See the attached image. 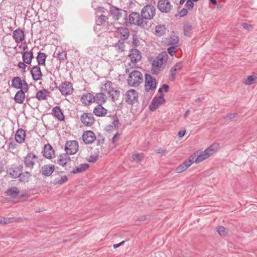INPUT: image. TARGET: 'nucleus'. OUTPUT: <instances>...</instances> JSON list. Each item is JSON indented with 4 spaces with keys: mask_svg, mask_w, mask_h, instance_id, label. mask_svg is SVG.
<instances>
[{
    "mask_svg": "<svg viewBox=\"0 0 257 257\" xmlns=\"http://www.w3.org/2000/svg\"><path fill=\"white\" fill-rule=\"evenodd\" d=\"M217 145H211L200 154H199L198 152L194 153L190 156V158L193 160V162L196 163L201 162L212 155L217 149Z\"/></svg>",
    "mask_w": 257,
    "mask_h": 257,
    "instance_id": "2",
    "label": "nucleus"
},
{
    "mask_svg": "<svg viewBox=\"0 0 257 257\" xmlns=\"http://www.w3.org/2000/svg\"><path fill=\"white\" fill-rule=\"evenodd\" d=\"M116 33L120 35V40L125 41L128 39L130 36L129 30L124 27H118L116 29Z\"/></svg>",
    "mask_w": 257,
    "mask_h": 257,
    "instance_id": "22",
    "label": "nucleus"
},
{
    "mask_svg": "<svg viewBox=\"0 0 257 257\" xmlns=\"http://www.w3.org/2000/svg\"><path fill=\"white\" fill-rule=\"evenodd\" d=\"M157 7L158 10L163 13H169L173 8L170 0H159Z\"/></svg>",
    "mask_w": 257,
    "mask_h": 257,
    "instance_id": "9",
    "label": "nucleus"
},
{
    "mask_svg": "<svg viewBox=\"0 0 257 257\" xmlns=\"http://www.w3.org/2000/svg\"><path fill=\"white\" fill-rule=\"evenodd\" d=\"M22 80L19 77H16L13 78L12 81V86L17 89H20L22 88Z\"/></svg>",
    "mask_w": 257,
    "mask_h": 257,
    "instance_id": "38",
    "label": "nucleus"
},
{
    "mask_svg": "<svg viewBox=\"0 0 257 257\" xmlns=\"http://www.w3.org/2000/svg\"><path fill=\"white\" fill-rule=\"evenodd\" d=\"M50 92L46 89L40 90L36 93V97L40 101L46 100Z\"/></svg>",
    "mask_w": 257,
    "mask_h": 257,
    "instance_id": "28",
    "label": "nucleus"
},
{
    "mask_svg": "<svg viewBox=\"0 0 257 257\" xmlns=\"http://www.w3.org/2000/svg\"><path fill=\"white\" fill-rule=\"evenodd\" d=\"M216 231L220 236H225L226 234V228L222 226L218 227Z\"/></svg>",
    "mask_w": 257,
    "mask_h": 257,
    "instance_id": "49",
    "label": "nucleus"
},
{
    "mask_svg": "<svg viewBox=\"0 0 257 257\" xmlns=\"http://www.w3.org/2000/svg\"><path fill=\"white\" fill-rule=\"evenodd\" d=\"M129 23L131 25H134L144 28L147 23L144 21L141 15L137 12H132L128 16Z\"/></svg>",
    "mask_w": 257,
    "mask_h": 257,
    "instance_id": "4",
    "label": "nucleus"
},
{
    "mask_svg": "<svg viewBox=\"0 0 257 257\" xmlns=\"http://www.w3.org/2000/svg\"><path fill=\"white\" fill-rule=\"evenodd\" d=\"M38 157L32 153H28L25 157L24 163L25 166L31 169L33 168L35 165L36 160H37Z\"/></svg>",
    "mask_w": 257,
    "mask_h": 257,
    "instance_id": "13",
    "label": "nucleus"
},
{
    "mask_svg": "<svg viewBox=\"0 0 257 257\" xmlns=\"http://www.w3.org/2000/svg\"><path fill=\"white\" fill-rule=\"evenodd\" d=\"M256 74L249 75L247 77V78L246 79L244 80L243 83L246 85H251L254 83V82L256 81Z\"/></svg>",
    "mask_w": 257,
    "mask_h": 257,
    "instance_id": "43",
    "label": "nucleus"
},
{
    "mask_svg": "<svg viewBox=\"0 0 257 257\" xmlns=\"http://www.w3.org/2000/svg\"><path fill=\"white\" fill-rule=\"evenodd\" d=\"M110 12L113 19L115 20H118L122 16H124V19H126L127 18V12L126 11L114 6L110 8Z\"/></svg>",
    "mask_w": 257,
    "mask_h": 257,
    "instance_id": "10",
    "label": "nucleus"
},
{
    "mask_svg": "<svg viewBox=\"0 0 257 257\" xmlns=\"http://www.w3.org/2000/svg\"><path fill=\"white\" fill-rule=\"evenodd\" d=\"M177 71L173 70V68H172L170 71V80L171 81H173L175 78V76L176 75V72Z\"/></svg>",
    "mask_w": 257,
    "mask_h": 257,
    "instance_id": "56",
    "label": "nucleus"
},
{
    "mask_svg": "<svg viewBox=\"0 0 257 257\" xmlns=\"http://www.w3.org/2000/svg\"><path fill=\"white\" fill-rule=\"evenodd\" d=\"M182 67V63L180 62L177 63H176L173 68V70L176 71H179L181 70Z\"/></svg>",
    "mask_w": 257,
    "mask_h": 257,
    "instance_id": "52",
    "label": "nucleus"
},
{
    "mask_svg": "<svg viewBox=\"0 0 257 257\" xmlns=\"http://www.w3.org/2000/svg\"><path fill=\"white\" fill-rule=\"evenodd\" d=\"M106 98V96L103 93H97L94 96V102L100 104L105 102Z\"/></svg>",
    "mask_w": 257,
    "mask_h": 257,
    "instance_id": "34",
    "label": "nucleus"
},
{
    "mask_svg": "<svg viewBox=\"0 0 257 257\" xmlns=\"http://www.w3.org/2000/svg\"><path fill=\"white\" fill-rule=\"evenodd\" d=\"M82 140L85 144H91L96 140L94 133L92 131H87L82 135Z\"/></svg>",
    "mask_w": 257,
    "mask_h": 257,
    "instance_id": "15",
    "label": "nucleus"
},
{
    "mask_svg": "<svg viewBox=\"0 0 257 257\" xmlns=\"http://www.w3.org/2000/svg\"><path fill=\"white\" fill-rule=\"evenodd\" d=\"M96 141L98 145H102L104 143V138L103 136L98 135L97 139L96 138Z\"/></svg>",
    "mask_w": 257,
    "mask_h": 257,
    "instance_id": "57",
    "label": "nucleus"
},
{
    "mask_svg": "<svg viewBox=\"0 0 257 257\" xmlns=\"http://www.w3.org/2000/svg\"><path fill=\"white\" fill-rule=\"evenodd\" d=\"M81 101L85 105H89L94 102V95L90 93L84 94L81 98Z\"/></svg>",
    "mask_w": 257,
    "mask_h": 257,
    "instance_id": "30",
    "label": "nucleus"
},
{
    "mask_svg": "<svg viewBox=\"0 0 257 257\" xmlns=\"http://www.w3.org/2000/svg\"><path fill=\"white\" fill-rule=\"evenodd\" d=\"M18 66L20 69H22L21 71L22 72H25L26 71V68L27 65H26V63H24V61L20 62L18 63Z\"/></svg>",
    "mask_w": 257,
    "mask_h": 257,
    "instance_id": "53",
    "label": "nucleus"
},
{
    "mask_svg": "<svg viewBox=\"0 0 257 257\" xmlns=\"http://www.w3.org/2000/svg\"><path fill=\"white\" fill-rule=\"evenodd\" d=\"M97 158L98 156H91L88 161L91 163H93L97 160Z\"/></svg>",
    "mask_w": 257,
    "mask_h": 257,
    "instance_id": "62",
    "label": "nucleus"
},
{
    "mask_svg": "<svg viewBox=\"0 0 257 257\" xmlns=\"http://www.w3.org/2000/svg\"><path fill=\"white\" fill-rule=\"evenodd\" d=\"M13 37L17 43L22 42L25 39L24 32L20 29H17L14 31Z\"/></svg>",
    "mask_w": 257,
    "mask_h": 257,
    "instance_id": "26",
    "label": "nucleus"
},
{
    "mask_svg": "<svg viewBox=\"0 0 257 257\" xmlns=\"http://www.w3.org/2000/svg\"><path fill=\"white\" fill-rule=\"evenodd\" d=\"M107 17L103 15H101L99 16L96 20V23L97 25H101L104 23L106 20H107Z\"/></svg>",
    "mask_w": 257,
    "mask_h": 257,
    "instance_id": "47",
    "label": "nucleus"
},
{
    "mask_svg": "<svg viewBox=\"0 0 257 257\" xmlns=\"http://www.w3.org/2000/svg\"><path fill=\"white\" fill-rule=\"evenodd\" d=\"M166 27L164 25H159L155 28V35L158 37L163 36L166 33Z\"/></svg>",
    "mask_w": 257,
    "mask_h": 257,
    "instance_id": "36",
    "label": "nucleus"
},
{
    "mask_svg": "<svg viewBox=\"0 0 257 257\" xmlns=\"http://www.w3.org/2000/svg\"><path fill=\"white\" fill-rule=\"evenodd\" d=\"M22 88H21V89H23L25 91H28V89H29L28 85V84L25 80H22Z\"/></svg>",
    "mask_w": 257,
    "mask_h": 257,
    "instance_id": "59",
    "label": "nucleus"
},
{
    "mask_svg": "<svg viewBox=\"0 0 257 257\" xmlns=\"http://www.w3.org/2000/svg\"><path fill=\"white\" fill-rule=\"evenodd\" d=\"M43 156L47 159H51L54 156V151L49 144L45 145L43 151Z\"/></svg>",
    "mask_w": 257,
    "mask_h": 257,
    "instance_id": "23",
    "label": "nucleus"
},
{
    "mask_svg": "<svg viewBox=\"0 0 257 257\" xmlns=\"http://www.w3.org/2000/svg\"><path fill=\"white\" fill-rule=\"evenodd\" d=\"M54 115L59 120H63L64 119V114L59 106H55L52 109Z\"/></svg>",
    "mask_w": 257,
    "mask_h": 257,
    "instance_id": "33",
    "label": "nucleus"
},
{
    "mask_svg": "<svg viewBox=\"0 0 257 257\" xmlns=\"http://www.w3.org/2000/svg\"><path fill=\"white\" fill-rule=\"evenodd\" d=\"M114 47L118 53L122 52L125 48L124 41L120 39L115 44Z\"/></svg>",
    "mask_w": 257,
    "mask_h": 257,
    "instance_id": "40",
    "label": "nucleus"
},
{
    "mask_svg": "<svg viewBox=\"0 0 257 257\" xmlns=\"http://www.w3.org/2000/svg\"><path fill=\"white\" fill-rule=\"evenodd\" d=\"M156 80L149 74H145V91L147 92L154 90L156 87Z\"/></svg>",
    "mask_w": 257,
    "mask_h": 257,
    "instance_id": "8",
    "label": "nucleus"
},
{
    "mask_svg": "<svg viewBox=\"0 0 257 257\" xmlns=\"http://www.w3.org/2000/svg\"><path fill=\"white\" fill-rule=\"evenodd\" d=\"M138 94L134 89L128 90L125 94V101L130 104H135L137 102Z\"/></svg>",
    "mask_w": 257,
    "mask_h": 257,
    "instance_id": "14",
    "label": "nucleus"
},
{
    "mask_svg": "<svg viewBox=\"0 0 257 257\" xmlns=\"http://www.w3.org/2000/svg\"><path fill=\"white\" fill-rule=\"evenodd\" d=\"M179 41V38L178 36L173 35L170 37V41H169V43L171 45L175 46L177 45Z\"/></svg>",
    "mask_w": 257,
    "mask_h": 257,
    "instance_id": "46",
    "label": "nucleus"
},
{
    "mask_svg": "<svg viewBox=\"0 0 257 257\" xmlns=\"http://www.w3.org/2000/svg\"><path fill=\"white\" fill-rule=\"evenodd\" d=\"M242 27L247 32L250 31L253 29V26L250 24L242 23Z\"/></svg>",
    "mask_w": 257,
    "mask_h": 257,
    "instance_id": "51",
    "label": "nucleus"
},
{
    "mask_svg": "<svg viewBox=\"0 0 257 257\" xmlns=\"http://www.w3.org/2000/svg\"><path fill=\"white\" fill-rule=\"evenodd\" d=\"M177 46H172L168 48V52L171 56H173L174 54L176 52Z\"/></svg>",
    "mask_w": 257,
    "mask_h": 257,
    "instance_id": "50",
    "label": "nucleus"
},
{
    "mask_svg": "<svg viewBox=\"0 0 257 257\" xmlns=\"http://www.w3.org/2000/svg\"><path fill=\"white\" fill-rule=\"evenodd\" d=\"M132 158L134 161L139 162L141 161L142 155L140 154H135L132 156Z\"/></svg>",
    "mask_w": 257,
    "mask_h": 257,
    "instance_id": "58",
    "label": "nucleus"
},
{
    "mask_svg": "<svg viewBox=\"0 0 257 257\" xmlns=\"http://www.w3.org/2000/svg\"><path fill=\"white\" fill-rule=\"evenodd\" d=\"M156 8L152 5L145 6L141 12V16L145 20H151L155 16Z\"/></svg>",
    "mask_w": 257,
    "mask_h": 257,
    "instance_id": "6",
    "label": "nucleus"
},
{
    "mask_svg": "<svg viewBox=\"0 0 257 257\" xmlns=\"http://www.w3.org/2000/svg\"><path fill=\"white\" fill-rule=\"evenodd\" d=\"M128 56L130 57L131 62L134 64L139 62L142 59L141 52L136 49H132L130 51Z\"/></svg>",
    "mask_w": 257,
    "mask_h": 257,
    "instance_id": "17",
    "label": "nucleus"
},
{
    "mask_svg": "<svg viewBox=\"0 0 257 257\" xmlns=\"http://www.w3.org/2000/svg\"><path fill=\"white\" fill-rule=\"evenodd\" d=\"M188 13V10L186 9H182L179 12V15L180 17H182L186 16Z\"/></svg>",
    "mask_w": 257,
    "mask_h": 257,
    "instance_id": "60",
    "label": "nucleus"
},
{
    "mask_svg": "<svg viewBox=\"0 0 257 257\" xmlns=\"http://www.w3.org/2000/svg\"><path fill=\"white\" fill-rule=\"evenodd\" d=\"M78 143L75 140L67 141L65 145V150L66 153L69 155H74L78 150Z\"/></svg>",
    "mask_w": 257,
    "mask_h": 257,
    "instance_id": "7",
    "label": "nucleus"
},
{
    "mask_svg": "<svg viewBox=\"0 0 257 257\" xmlns=\"http://www.w3.org/2000/svg\"><path fill=\"white\" fill-rule=\"evenodd\" d=\"M31 73L33 79L36 81L40 80L42 76L40 67L38 65L34 66L32 67Z\"/></svg>",
    "mask_w": 257,
    "mask_h": 257,
    "instance_id": "24",
    "label": "nucleus"
},
{
    "mask_svg": "<svg viewBox=\"0 0 257 257\" xmlns=\"http://www.w3.org/2000/svg\"><path fill=\"white\" fill-rule=\"evenodd\" d=\"M55 169V167L54 165H44L41 168V172L44 176L49 177L54 172Z\"/></svg>",
    "mask_w": 257,
    "mask_h": 257,
    "instance_id": "18",
    "label": "nucleus"
},
{
    "mask_svg": "<svg viewBox=\"0 0 257 257\" xmlns=\"http://www.w3.org/2000/svg\"><path fill=\"white\" fill-rule=\"evenodd\" d=\"M112 124H109L106 126V130L107 132H110L115 129L116 127L118 126L119 123V120L117 116L116 115H113L112 117Z\"/></svg>",
    "mask_w": 257,
    "mask_h": 257,
    "instance_id": "32",
    "label": "nucleus"
},
{
    "mask_svg": "<svg viewBox=\"0 0 257 257\" xmlns=\"http://www.w3.org/2000/svg\"><path fill=\"white\" fill-rule=\"evenodd\" d=\"M46 55L45 53L39 52L36 57L38 64L45 65L46 61Z\"/></svg>",
    "mask_w": 257,
    "mask_h": 257,
    "instance_id": "41",
    "label": "nucleus"
},
{
    "mask_svg": "<svg viewBox=\"0 0 257 257\" xmlns=\"http://www.w3.org/2000/svg\"><path fill=\"white\" fill-rule=\"evenodd\" d=\"M164 94H161L158 97H155L149 105V109L151 111H154L158 108L161 104L165 102Z\"/></svg>",
    "mask_w": 257,
    "mask_h": 257,
    "instance_id": "11",
    "label": "nucleus"
},
{
    "mask_svg": "<svg viewBox=\"0 0 257 257\" xmlns=\"http://www.w3.org/2000/svg\"><path fill=\"white\" fill-rule=\"evenodd\" d=\"M89 167V165L87 163L82 164L80 165L78 167L72 171L73 174L80 173L86 171Z\"/></svg>",
    "mask_w": 257,
    "mask_h": 257,
    "instance_id": "37",
    "label": "nucleus"
},
{
    "mask_svg": "<svg viewBox=\"0 0 257 257\" xmlns=\"http://www.w3.org/2000/svg\"><path fill=\"white\" fill-rule=\"evenodd\" d=\"M26 137V132L23 129H19L15 135L16 141L19 143L24 142Z\"/></svg>",
    "mask_w": 257,
    "mask_h": 257,
    "instance_id": "31",
    "label": "nucleus"
},
{
    "mask_svg": "<svg viewBox=\"0 0 257 257\" xmlns=\"http://www.w3.org/2000/svg\"><path fill=\"white\" fill-rule=\"evenodd\" d=\"M31 176V175L30 174V173H29V172L28 171H26L25 172H21V175L19 176V181L20 182H27L29 181V179L30 178V177Z\"/></svg>",
    "mask_w": 257,
    "mask_h": 257,
    "instance_id": "42",
    "label": "nucleus"
},
{
    "mask_svg": "<svg viewBox=\"0 0 257 257\" xmlns=\"http://www.w3.org/2000/svg\"><path fill=\"white\" fill-rule=\"evenodd\" d=\"M80 120L81 122L87 126L92 125L95 120L91 113H83L80 116Z\"/></svg>",
    "mask_w": 257,
    "mask_h": 257,
    "instance_id": "12",
    "label": "nucleus"
},
{
    "mask_svg": "<svg viewBox=\"0 0 257 257\" xmlns=\"http://www.w3.org/2000/svg\"><path fill=\"white\" fill-rule=\"evenodd\" d=\"M104 89L111 97L112 101L117 100L120 96V91L112 86L111 82L108 81L104 85Z\"/></svg>",
    "mask_w": 257,
    "mask_h": 257,
    "instance_id": "5",
    "label": "nucleus"
},
{
    "mask_svg": "<svg viewBox=\"0 0 257 257\" xmlns=\"http://www.w3.org/2000/svg\"><path fill=\"white\" fill-rule=\"evenodd\" d=\"M23 60L27 64H30L32 60L34 58L32 49L29 51H23L21 52Z\"/></svg>",
    "mask_w": 257,
    "mask_h": 257,
    "instance_id": "25",
    "label": "nucleus"
},
{
    "mask_svg": "<svg viewBox=\"0 0 257 257\" xmlns=\"http://www.w3.org/2000/svg\"><path fill=\"white\" fill-rule=\"evenodd\" d=\"M27 91H25L23 89H20L15 94L14 100L16 103H23L25 99V93Z\"/></svg>",
    "mask_w": 257,
    "mask_h": 257,
    "instance_id": "27",
    "label": "nucleus"
},
{
    "mask_svg": "<svg viewBox=\"0 0 257 257\" xmlns=\"http://www.w3.org/2000/svg\"><path fill=\"white\" fill-rule=\"evenodd\" d=\"M140 44V41L139 40L138 36L136 34L133 35V45L134 47H137Z\"/></svg>",
    "mask_w": 257,
    "mask_h": 257,
    "instance_id": "48",
    "label": "nucleus"
},
{
    "mask_svg": "<svg viewBox=\"0 0 257 257\" xmlns=\"http://www.w3.org/2000/svg\"><path fill=\"white\" fill-rule=\"evenodd\" d=\"M168 57L166 52H162L155 58L152 65L151 72L153 74L159 73L162 65L167 62Z\"/></svg>",
    "mask_w": 257,
    "mask_h": 257,
    "instance_id": "3",
    "label": "nucleus"
},
{
    "mask_svg": "<svg viewBox=\"0 0 257 257\" xmlns=\"http://www.w3.org/2000/svg\"><path fill=\"white\" fill-rule=\"evenodd\" d=\"M7 193L8 196L15 198L20 194V190L16 187H11L8 188Z\"/></svg>",
    "mask_w": 257,
    "mask_h": 257,
    "instance_id": "35",
    "label": "nucleus"
},
{
    "mask_svg": "<svg viewBox=\"0 0 257 257\" xmlns=\"http://www.w3.org/2000/svg\"><path fill=\"white\" fill-rule=\"evenodd\" d=\"M192 27L189 24H186L184 26V33L185 36H190Z\"/></svg>",
    "mask_w": 257,
    "mask_h": 257,
    "instance_id": "45",
    "label": "nucleus"
},
{
    "mask_svg": "<svg viewBox=\"0 0 257 257\" xmlns=\"http://www.w3.org/2000/svg\"><path fill=\"white\" fill-rule=\"evenodd\" d=\"M69 155V154L67 153L60 155L58 157L57 163L63 167H64L67 164H70L71 159Z\"/></svg>",
    "mask_w": 257,
    "mask_h": 257,
    "instance_id": "21",
    "label": "nucleus"
},
{
    "mask_svg": "<svg viewBox=\"0 0 257 257\" xmlns=\"http://www.w3.org/2000/svg\"><path fill=\"white\" fill-rule=\"evenodd\" d=\"M125 72L129 74L127 82L130 86L138 87L143 82V75L140 71L134 70L130 72V68H126Z\"/></svg>",
    "mask_w": 257,
    "mask_h": 257,
    "instance_id": "1",
    "label": "nucleus"
},
{
    "mask_svg": "<svg viewBox=\"0 0 257 257\" xmlns=\"http://www.w3.org/2000/svg\"><path fill=\"white\" fill-rule=\"evenodd\" d=\"M16 219L14 217H7L5 218L4 220L3 224H7L13 222L14 221H15Z\"/></svg>",
    "mask_w": 257,
    "mask_h": 257,
    "instance_id": "54",
    "label": "nucleus"
},
{
    "mask_svg": "<svg viewBox=\"0 0 257 257\" xmlns=\"http://www.w3.org/2000/svg\"><path fill=\"white\" fill-rule=\"evenodd\" d=\"M23 171V166H19L17 167L11 168L8 170V174L12 178L16 179L19 177Z\"/></svg>",
    "mask_w": 257,
    "mask_h": 257,
    "instance_id": "19",
    "label": "nucleus"
},
{
    "mask_svg": "<svg viewBox=\"0 0 257 257\" xmlns=\"http://www.w3.org/2000/svg\"><path fill=\"white\" fill-rule=\"evenodd\" d=\"M59 89L62 94L65 95L71 94L73 91L72 83L67 81L62 82Z\"/></svg>",
    "mask_w": 257,
    "mask_h": 257,
    "instance_id": "16",
    "label": "nucleus"
},
{
    "mask_svg": "<svg viewBox=\"0 0 257 257\" xmlns=\"http://www.w3.org/2000/svg\"><path fill=\"white\" fill-rule=\"evenodd\" d=\"M107 109L101 104H98L93 109L94 114L97 116H104L107 114Z\"/></svg>",
    "mask_w": 257,
    "mask_h": 257,
    "instance_id": "29",
    "label": "nucleus"
},
{
    "mask_svg": "<svg viewBox=\"0 0 257 257\" xmlns=\"http://www.w3.org/2000/svg\"><path fill=\"white\" fill-rule=\"evenodd\" d=\"M67 180L68 178L66 176H63L60 177H57L55 179L54 181V184L55 185H62L63 184L67 182Z\"/></svg>",
    "mask_w": 257,
    "mask_h": 257,
    "instance_id": "44",
    "label": "nucleus"
},
{
    "mask_svg": "<svg viewBox=\"0 0 257 257\" xmlns=\"http://www.w3.org/2000/svg\"><path fill=\"white\" fill-rule=\"evenodd\" d=\"M54 56L57 59L60 61V62H64V61L67 59V54L64 51H59L58 52H55Z\"/></svg>",
    "mask_w": 257,
    "mask_h": 257,
    "instance_id": "39",
    "label": "nucleus"
},
{
    "mask_svg": "<svg viewBox=\"0 0 257 257\" xmlns=\"http://www.w3.org/2000/svg\"><path fill=\"white\" fill-rule=\"evenodd\" d=\"M236 115V113H230L226 115L224 118L227 119H232V118H235Z\"/></svg>",
    "mask_w": 257,
    "mask_h": 257,
    "instance_id": "61",
    "label": "nucleus"
},
{
    "mask_svg": "<svg viewBox=\"0 0 257 257\" xmlns=\"http://www.w3.org/2000/svg\"><path fill=\"white\" fill-rule=\"evenodd\" d=\"M185 133H186V131L185 130L180 131V132H179V133L178 134V136L180 138H182V137H183L185 135Z\"/></svg>",
    "mask_w": 257,
    "mask_h": 257,
    "instance_id": "64",
    "label": "nucleus"
},
{
    "mask_svg": "<svg viewBox=\"0 0 257 257\" xmlns=\"http://www.w3.org/2000/svg\"><path fill=\"white\" fill-rule=\"evenodd\" d=\"M120 135L118 133H116L114 136V137L112 138V142L113 143H114L117 140V139L118 138V137H119Z\"/></svg>",
    "mask_w": 257,
    "mask_h": 257,
    "instance_id": "63",
    "label": "nucleus"
},
{
    "mask_svg": "<svg viewBox=\"0 0 257 257\" xmlns=\"http://www.w3.org/2000/svg\"><path fill=\"white\" fill-rule=\"evenodd\" d=\"M193 163V160H191L190 157L188 160L185 161L183 163L181 164L176 168V172L178 173L183 172V171H185L189 167H190Z\"/></svg>",
    "mask_w": 257,
    "mask_h": 257,
    "instance_id": "20",
    "label": "nucleus"
},
{
    "mask_svg": "<svg viewBox=\"0 0 257 257\" xmlns=\"http://www.w3.org/2000/svg\"><path fill=\"white\" fill-rule=\"evenodd\" d=\"M193 2L192 0H187L185 6L189 10H191L193 8L194 5Z\"/></svg>",
    "mask_w": 257,
    "mask_h": 257,
    "instance_id": "55",
    "label": "nucleus"
}]
</instances>
